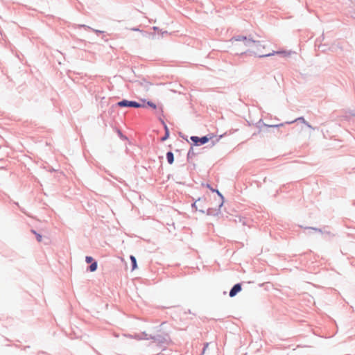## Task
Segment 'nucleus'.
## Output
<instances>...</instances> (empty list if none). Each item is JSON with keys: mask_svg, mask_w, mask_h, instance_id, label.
<instances>
[{"mask_svg": "<svg viewBox=\"0 0 355 355\" xmlns=\"http://www.w3.org/2000/svg\"><path fill=\"white\" fill-rule=\"evenodd\" d=\"M230 42L237 53H250L258 57H263L265 46L259 42L251 40L243 36L232 37Z\"/></svg>", "mask_w": 355, "mask_h": 355, "instance_id": "obj_1", "label": "nucleus"}, {"mask_svg": "<svg viewBox=\"0 0 355 355\" xmlns=\"http://www.w3.org/2000/svg\"><path fill=\"white\" fill-rule=\"evenodd\" d=\"M296 121H301L302 123H304L307 127L311 128V125L309 124V122H307L304 119V118L303 116H300V117L295 119V120L291 121H285V122L279 123H277V124L268 123V132L270 131V129H275V130H277V131L278 132L286 133V136H287L288 135V133L286 132V131L284 129H281V128H284L286 125H290Z\"/></svg>", "mask_w": 355, "mask_h": 355, "instance_id": "obj_2", "label": "nucleus"}, {"mask_svg": "<svg viewBox=\"0 0 355 355\" xmlns=\"http://www.w3.org/2000/svg\"><path fill=\"white\" fill-rule=\"evenodd\" d=\"M214 137V135H211V136H205L201 138L196 137V136H192L191 137V140L194 143L195 145L199 146L206 144L209 141V139H212Z\"/></svg>", "mask_w": 355, "mask_h": 355, "instance_id": "obj_3", "label": "nucleus"}, {"mask_svg": "<svg viewBox=\"0 0 355 355\" xmlns=\"http://www.w3.org/2000/svg\"><path fill=\"white\" fill-rule=\"evenodd\" d=\"M117 105L119 107H141L144 105L138 103L135 101H130L127 100H123L121 101H119Z\"/></svg>", "mask_w": 355, "mask_h": 355, "instance_id": "obj_4", "label": "nucleus"}, {"mask_svg": "<svg viewBox=\"0 0 355 355\" xmlns=\"http://www.w3.org/2000/svg\"><path fill=\"white\" fill-rule=\"evenodd\" d=\"M241 291V286L240 284H235L230 292L231 297H234L239 292Z\"/></svg>", "mask_w": 355, "mask_h": 355, "instance_id": "obj_5", "label": "nucleus"}, {"mask_svg": "<svg viewBox=\"0 0 355 355\" xmlns=\"http://www.w3.org/2000/svg\"><path fill=\"white\" fill-rule=\"evenodd\" d=\"M342 112H343V114H340L339 116V117L340 118L341 120L348 121V122L354 121L352 119L351 116L347 112V110H343Z\"/></svg>", "mask_w": 355, "mask_h": 355, "instance_id": "obj_6", "label": "nucleus"}, {"mask_svg": "<svg viewBox=\"0 0 355 355\" xmlns=\"http://www.w3.org/2000/svg\"><path fill=\"white\" fill-rule=\"evenodd\" d=\"M305 230H308L309 234H311L313 232L322 233V231L320 228H317V227H306Z\"/></svg>", "mask_w": 355, "mask_h": 355, "instance_id": "obj_7", "label": "nucleus"}, {"mask_svg": "<svg viewBox=\"0 0 355 355\" xmlns=\"http://www.w3.org/2000/svg\"><path fill=\"white\" fill-rule=\"evenodd\" d=\"M167 161L170 164H172L174 161V156L172 152H168L166 154Z\"/></svg>", "mask_w": 355, "mask_h": 355, "instance_id": "obj_8", "label": "nucleus"}, {"mask_svg": "<svg viewBox=\"0 0 355 355\" xmlns=\"http://www.w3.org/2000/svg\"><path fill=\"white\" fill-rule=\"evenodd\" d=\"M130 260L132 264V270H134L137 268V260L134 256H130Z\"/></svg>", "mask_w": 355, "mask_h": 355, "instance_id": "obj_9", "label": "nucleus"}, {"mask_svg": "<svg viewBox=\"0 0 355 355\" xmlns=\"http://www.w3.org/2000/svg\"><path fill=\"white\" fill-rule=\"evenodd\" d=\"M206 187L207 188H209L212 192H216L220 197V198L223 200V197L222 194L219 192V191L216 190L214 189H212V187H211L209 186V184H207Z\"/></svg>", "mask_w": 355, "mask_h": 355, "instance_id": "obj_10", "label": "nucleus"}, {"mask_svg": "<svg viewBox=\"0 0 355 355\" xmlns=\"http://www.w3.org/2000/svg\"><path fill=\"white\" fill-rule=\"evenodd\" d=\"M97 268V263L96 262H94L92 263L90 266H89V270L90 271L92 272H94L96 270Z\"/></svg>", "mask_w": 355, "mask_h": 355, "instance_id": "obj_11", "label": "nucleus"}, {"mask_svg": "<svg viewBox=\"0 0 355 355\" xmlns=\"http://www.w3.org/2000/svg\"><path fill=\"white\" fill-rule=\"evenodd\" d=\"M32 232L36 235L37 240L39 242H41L42 241V236L40 234L36 233V232L34 230H33Z\"/></svg>", "mask_w": 355, "mask_h": 355, "instance_id": "obj_12", "label": "nucleus"}, {"mask_svg": "<svg viewBox=\"0 0 355 355\" xmlns=\"http://www.w3.org/2000/svg\"><path fill=\"white\" fill-rule=\"evenodd\" d=\"M349 114L351 116V118L355 117V110H347Z\"/></svg>", "mask_w": 355, "mask_h": 355, "instance_id": "obj_13", "label": "nucleus"}, {"mask_svg": "<svg viewBox=\"0 0 355 355\" xmlns=\"http://www.w3.org/2000/svg\"><path fill=\"white\" fill-rule=\"evenodd\" d=\"M147 104L148 105H149L150 107L153 108V109H157V105L153 103V102H150V101H148L147 102Z\"/></svg>", "mask_w": 355, "mask_h": 355, "instance_id": "obj_14", "label": "nucleus"}, {"mask_svg": "<svg viewBox=\"0 0 355 355\" xmlns=\"http://www.w3.org/2000/svg\"><path fill=\"white\" fill-rule=\"evenodd\" d=\"M93 259L92 257H86L85 261L87 263H91Z\"/></svg>", "mask_w": 355, "mask_h": 355, "instance_id": "obj_15", "label": "nucleus"}, {"mask_svg": "<svg viewBox=\"0 0 355 355\" xmlns=\"http://www.w3.org/2000/svg\"><path fill=\"white\" fill-rule=\"evenodd\" d=\"M254 49L257 51H261L262 50V48L260 47V46H257V47H253Z\"/></svg>", "mask_w": 355, "mask_h": 355, "instance_id": "obj_16", "label": "nucleus"}, {"mask_svg": "<svg viewBox=\"0 0 355 355\" xmlns=\"http://www.w3.org/2000/svg\"><path fill=\"white\" fill-rule=\"evenodd\" d=\"M169 132H166L165 136L162 138V140H165L168 137Z\"/></svg>", "mask_w": 355, "mask_h": 355, "instance_id": "obj_17", "label": "nucleus"}, {"mask_svg": "<svg viewBox=\"0 0 355 355\" xmlns=\"http://www.w3.org/2000/svg\"><path fill=\"white\" fill-rule=\"evenodd\" d=\"M164 129H165L166 132H168V129L166 124H164Z\"/></svg>", "mask_w": 355, "mask_h": 355, "instance_id": "obj_18", "label": "nucleus"}, {"mask_svg": "<svg viewBox=\"0 0 355 355\" xmlns=\"http://www.w3.org/2000/svg\"><path fill=\"white\" fill-rule=\"evenodd\" d=\"M267 116H268V119H270L272 116L271 114L269 113L267 114Z\"/></svg>", "mask_w": 355, "mask_h": 355, "instance_id": "obj_19", "label": "nucleus"}, {"mask_svg": "<svg viewBox=\"0 0 355 355\" xmlns=\"http://www.w3.org/2000/svg\"><path fill=\"white\" fill-rule=\"evenodd\" d=\"M132 30H133V31H139V28H133Z\"/></svg>", "mask_w": 355, "mask_h": 355, "instance_id": "obj_20", "label": "nucleus"}, {"mask_svg": "<svg viewBox=\"0 0 355 355\" xmlns=\"http://www.w3.org/2000/svg\"><path fill=\"white\" fill-rule=\"evenodd\" d=\"M273 55V53H268V54H267V56H270V55Z\"/></svg>", "mask_w": 355, "mask_h": 355, "instance_id": "obj_21", "label": "nucleus"}, {"mask_svg": "<svg viewBox=\"0 0 355 355\" xmlns=\"http://www.w3.org/2000/svg\"><path fill=\"white\" fill-rule=\"evenodd\" d=\"M159 110H161L162 112H163V109L162 107H159Z\"/></svg>", "mask_w": 355, "mask_h": 355, "instance_id": "obj_22", "label": "nucleus"}]
</instances>
